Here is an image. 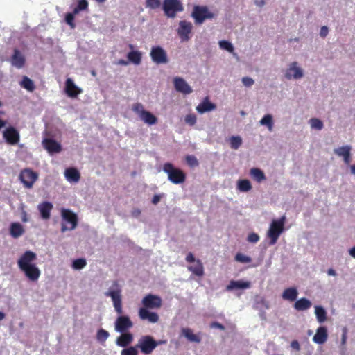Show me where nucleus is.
<instances>
[{"mask_svg":"<svg viewBox=\"0 0 355 355\" xmlns=\"http://www.w3.org/2000/svg\"><path fill=\"white\" fill-rule=\"evenodd\" d=\"M37 259V254L31 250L26 251L18 259L17 265L19 270L24 272L28 280L35 282L38 280L41 272L34 263Z\"/></svg>","mask_w":355,"mask_h":355,"instance_id":"obj_1","label":"nucleus"},{"mask_svg":"<svg viewBox=\"0 0 355 355\" xmlns=\"http://www.w3.org/2000/svg\"><path fill=\"white\" fill-rule=\"evenodd\" d=\"M286 216L284 215L277 220H273L270 225L269 230L267 232V236L270 239L269 244L275 245L284 230V225L286 223Z\"/></svg>","mask_w":355,"mask_h":355,"instance_id":"obj_2","label":"nucleus"},{"mask_svg":"<svg viewBox=\"0 0 355 355\" xmlns=\"http://www.w3.org/2000/svg\"><path fill=\"white\" fill-rule=\"evenodd\" d=\"M163 171L167 173L168 179L173 184H182L186 180V174L184 171L175 168L171 163H165L163 166Z\"/></svg>","mask_w":355,"mask_h":355,"instance_id":"obj_3","label":"nucleus"},{"mask_svg":"<svg viewBox=\"0 0 355 355\" xmlns=\"http://www.w3.org/2000/svg\"><path fill=\"white\" fill-rule=\"evenodd\" d=\"M106 295L112 298L116 312L119 315L122 314L121 288L117 281L113 282L112 286L106 293Z\"/></svg>","mask_w":355,"mask_h":355,"instance_id":"obj_4","label":"nucleus"},{"mask_svg":"<svg viewBox=\"0 0 355 355\" xmlns=\"http://www.w3.org/2000/svg\"><path fill=\"white\" fill-rule=\"evenodd\" d=\"M61 216L63 220L61 227L62 232L76 229L78 225V216L75 213L70 209H62Z\"/></svg>","mask_w":355,"mask_h":355,"instance_id":"obj_5","label":"nucleus"},{"mask_svg":"<svg viewBox=\"0 0 355 355\" xmlns=\"http://www.w3.org/2000/svg\"><path fill=\"white\" fill-rule=\"evenodd\" d=\"M132 110L139 116L141 120L149 125H154L157 122V118L149 111L145 110L141 103L133 104Z\"/></svg>","mask_w":355,"mask_h":355,"instance_id":"obj_6","label":"nucleus"},{"mask_svg":"<svg viewBox=\"0 0 355 355\" xmlns=\"http://www.w3.org/2000/svg\"><path fill=\"white\" fill-rule=\"evenodd\" d=\"M191 17L194 19L196 24H202L206 19L214 17V14L210 12L205 6H195Z\"/></svg>","mask_w":355,"mask_h":355,"instance_id":"obj_7","label":"nucleus"},{"mask_svg":"<svg viewBox=\"0 0 355 355\" xmlns=\"http://www.w3.org/2000/svg\"><path fill=\"white\" fill-rule=\"evenodd\" d=\"M166 341L159 340L156 341L152 336H142L138 343V347L140 348L141 352L144 354H150L155 349L157 346L162 343H165Z\"/></svg>","mask_w":355,"mask_h":355,"instance_id":"obj_8","label":"nucleus"},{"mask_svg":"<svg viewBox=\"0 0 355 355\" xmlns=\"http://www.w3.org/2000/svg\"><path fill=\"white\" fill-rule=\"evenodd\" d=\"M19 178L24 187L31 189L38 179V174L31 168H24L21 171Z\"/></svg>","mask_w":355,"mask_h":355,"instance_id":"obj_9","label":"nucleus"},{"mask_svg":"<svg viewBox=\"0 0 355 355\" xmlns=\"http://www.w3.org/2000/svg\"><path fill=\"white\" fill-rule=\"evenodd\" d=\"M150 55L153 62L157 64H166L168 62L166 51L159 46H153L150 50Z\"/></svg>","mask_w":355,"mask_h":355,"instance_id":"obj_10","label":"nucleus"},{"mask_svg":"<svg viewBox=\"0 0 355 355\" xmlns=\"http://www.w3.org/2000/svg\"><path fill=\"white\" fill-rule=\"evenodd\" d=\"M163 9L168 17H174L177 12L183 10V7L178 0H164Z\"/></svg>","mask_w":355,"mask_h":355,"instance_id":"obj_11","label":"nucleus"},{"mask_svg":"<svg viewBox=\"0 0 355 355\" xmlns=\"http://www.w3.org/2000/svg\"><path fill=\"white\" fill-rule=\"evenodd\" d=\"M143 308L148 309H159L162 304V298L155 295L148 294L142 299Z\"/></svg>","mask_w":355,"mask_h":355,"instance_id":"obj_12","label":"nucleus"},{"mask_svg":"<svg viewBox=\"0 0 355 355\" xmlns=\"http://www.w3.org/2000/svg\"><path fill=\"white\" fill-rule=\"evenodd\" d=\"M3 137L8 144L16 145L19 141L20 136L17 129L10 126L3 132Z\"/></svg>","mask_w":355,"mask_h":355,"instance_id":"obj_13","label":"nucleus"},{"mask_svg":"<svg viewBox=\"0 0 355 355\" xmlns=\"http://www.w3.org/2000/svg\"><path fill=\"white\" fill-rule=\"evenodd\" d=\"M132 322L127 315L119 316L116 318L114 324L115 330L121 333L125 332L128 329L132 328Z\"/></svg>","mask_w":355,"mask_h":355,"instance_id":"obj_14","label":"nucleus"},{"mask_svg":"<svg viewBox=\"0 0 355 355\" xmlns=\"http://www.w3.org/2000/svg\"><path fill=\"white\" fill-rule=\"evenodd\" d=\"M192 30V24L186 21H180L179 23V28L178 33L180 38L183 41H187L189 39V35Z\"/></svg>","mask_w":355,"mask_h":355,"instance_id":"obj_15","label":"nucleus"},{"mask_svg":"<svg viewBox=\"0 0 355 355\" xmlns=\"http://www.w3.org/2000/svg\"><path fill=\"white\" fill-rule=\"evenodd\" d=\"M296 62H292L288 68L285 77L290 80L291 78L299 79L303 76V71L302 69L298 67Z\"/></svg>","mask_w":355,"mask_h":355,"instance_id":"obj_16","label":"nucleus"},{"mask_svg":"<svg viewBox=\"0 0 355 355\" xmlns=\"http://www.w3.org/2000/svg\"><path fill=\"white\" fill-rule=\"evenodd\" d=\"M44 148L51 154L60 153L62 150L61 145L55 140L46 138L42 141Z\"/></svg>","mask_w":355,"mask_h":355,"instance_id":"obj_17","label":"nucleus"},{"mask_svg":"<svg viewBox=\"0 0 355 355\" xmlns=\"http://www.w3.org/2000/svg\"><path fill=\"white\" fill-rule=\"evenodd\" d=\"M138 315L141 320H148L151 323H156L159 320V315L157 313L150 312L145 308L139 309Z\"/></svg>","mask_w":355,"mask_h":355,"instance_id":"obj_18","label":"nucleus"},{"mask_svg":"<svg viewBox=\"0 0 355 355\" xmlns=\"http://www.w3.org/2000/svg\"><path fill=\"white\" fill-rule=\"evenodd\" d=\"M65 92L68 96L76 98L82 93V89L75 85L71 78H67L65 83Z\"/></svg>","mask_w":355,"mask_h":355,"instance_id":"obj_19","label":"nucleus"},{"mask_svg":"<svg viewBox=\"0 0 355 355\" xmlns=\"http://www.w3.org/2000/svg\"><path fill=\"white\" fill-rule=\"evenodd\" d=\"M173 83L175 89L179 92H181L184 94H189L193 91L191 87L182 78H175Z\"/></svg>","mask_w":355,"mask_h":355,"instance_id":"obj_20","label":"nucleus"},{"mask_svg":"<svg viewBox=\"0 0 355 355\" xmlns=\"http://www.w3.org/2000/svg\"><path fill=\"white\" fill-rule=\"evenodd\" d=\"M351 146L346 145L335 149L334 153L338 156L343 157L344 162L348 165L351 162Z\"/></svg>","mask_w":355,"mask_h":355,"instance_id":"obj_21","label":"nucleus"},{"mask_svg":"<svg viewBox=\"0 0 355 355\" xmlns=\"http://www.w3.org/2000/svg\"><path fill=\"white\" fill-rule=\"evenodd\" d=\"M37 208L43 219L48 220L50 218L51 211L53 209L51 202H43L38 205Z\"/></svg>","mask_w":355,"mask_h":355,"instance_id":"obj_22","label":"nucleus"},{"mask_svg":"<svg viewBox=\"0 0 355 355\" xmlns=\"http://www.w3.org/2000/svg\"><path fill=\"white\" fill-rule=\"evenodd\" d=\"M216 108V105L209 101V98L206 97L202 103L197 107L196 110L200 114H203L207 112H210Z\"/></svg>","mask_w":355,"mask_h":355,"instance_id":"obj_23","label":"nucleus"},{"mask_svg":"<svg viewBox=\"0 0 355 355\" xmlns=\"http://www.w3.org/2000/svg\"><path fill=\"white\" fill-rule=\"evenodd\" d=\"M12 64L18 69L22 68L25 64V58L21 52L15 49L11 58Z\"/></svg>","mask_w":355,"mask_h":355,"instance_id":"obj_24","label":"nucleus"},{"mask_svg":"<svg viewBox=\"0 0 355 355\" xmlns=\"http://www.w3.org/2000/svg\"><path fill=\"white\" fill-rule=\"evenodd\" d=\"M327 339V330L324 327H320L313 338V342L317 344H323Z\"/></svg>","mask_w":355,"mask_h":355,"instance_id":"obj_25","label":"nucleus"},{"mask_svg":"<svg viewBox=\"0 0 355 355\" xmlns=\"http://www.w3.org/2000/svg\"><path fill=\"white\" fill-rule=\"evenodd\" d=\"M250 287V282L243 280H231L229 284L227 286V291H232L233 289H245Z\"/></svg>","mask_w":355,"mask_h":355,"instance_id":"obj_26","label":"nucleus"},{"mask_svg":"<svg viewBox=\"0 0 355 355\" xmlns=\"http://www.w3.org/2000/svg\"><path fill=\"white\" fill-rule=\"evenodd\" d=\"M312 306L311 302L306 297H302L297 300L293 305L294 309L298 311H302L309 309Z\"/></svg>","mask_w":355,"mask_h":355,"instance_id":"obj_27","label":"nucleus"},{"mask_svg":"<svg viewBox=\"0 0 355 355\" xmlns=\"http://www.w3.org/2000/svg\"><path fill=\"white\" fill-rule=\"evenodd\" d=\"M182 335H183L189 341L192 343H200L201 337L199 334H195L190 328H182L181 329Z\"/></svg>","mask_w":355,"mask_h":355,"instance_id":"obj_28","label":"nucleus"},{"mask_svg":"<svg viewBox=\"0 0 355 355\" xmlns=\"http://www.w3.org/2000/svg\"><path fill=\"white\" fill-rule=\"evenodd\" d=\"M298 295V291L295 287H290L286 288L282 294V297L284 300H288L290 302H294L297 300Z\"/></svg>","mask_w":355,"mask_h":355,"instance_id":"obj_29","label":"nucleus"},{"mask_svg":"<svg viewBox=\"0 0 355 355\" xmlns=\"http://www.w3.org/2000/svg\"><path fill=\"white\" fill-rule=\"evenodd\" d=\"M64 175L67 180L71 182H78L80 179V174L75 168H67L64 172Z\"/></svg>","mask_w":355,"mask_h":355,"instance_id":"obj_30","label":"nucleus"},{"mask_svg":"<svg viewBox=\"0 0 355 355\" xmlns=\"http://www.w3.org/2000/svg\"><path fill=\"white\" fill-rule=\"evenodd\" d=\"M133 340V336L130 333H123L117 338L116 343L117 345L125 347Z\"/></svg>","mask_w":355,"mask_h":355,"instance_id":"obj_31","label":"nucleus"},{"mask_svg":"<svg viewBox=\"0 0 355 355\" xmlns=\"http://www.w3.org/2000/svg\"><path fill=\"white\" fill-rule=\"evenodd\" d=\"M24 233V229L19 223H12L10 226V234L13 238H19Z\"/></svg>","mask_w":355,"mask_h":355,"instance_id":"obj_32","label":"nucleus"},{"mask_svg":"<svg viewBox=\"0 0 355 355\" xmlns=\"http://www.w3.org/2000/svg\"><path fill=\"white\" fill-rule=\"evenodd\" d=\"M193 266H190L188 267V270L191 271L193 274L198 277H202L205 274L204 267L200 260L197 259V261L193 263Z\"/></svg>","mask_w":355,"mask_h":355,"instance_id":"obj_33","label":"nucleus"},{"mask_svg":"<svg viewBox=\"0 0 355 355\" xmlns=\"http://www.w3.org/2000/svg\"><path fill=\"white\" fill-rule=\"evenodd\" d=\"M129 62L138 65L141 62V53L139 51H132L127 55Z\"/></svg>","mask_w":355,"mask_h":355,"instance_id":"obj_34","label":"nucleus"},{"mask_svg":"<svg viewBox=\"0 0 355 355\" xmlns=\"http://www.w3.org/2000/svg\"><path fill=\"white\" fill-rule=\"evenodd\" d=\"M315 313L318 322L323 323L327 320V312L321 306H315Z\"/></svg>","mask_w":355,"mask_h":355,"instance_id":"obj_35","label":"nucleus"},{"mask_svg":"<svg viewBox=\"0 0 355 355\" xmlns=\"http://www.w3.org/2000/svg\"><path fill=\"white\" fill-rule=\"evenodd\" d=\"M250 174L258 182H261L266 178L264 173L257 168H251Z\"/></svg>","mask_w":355,"mask_h":355,"instance_id":"obj_36","label":"nucleus"},{"mask_svg":"<svg viewBox=\"0 0 355 355\" xmlns=\"http://www.w3.org/2000/svg\"><path fill=\"white\" fill-rule=\"evenodd\" d=\"M237 187L242 192H248L252 189V184L248 180H239L237 182Z\"/></svg>","mask_w":355,"mask_h":355,"instance_id":"obj_37","label":"nucleus"},{"mask_svg":"<svg viewBox=\"0 0 355 355\" xmlns=\"http://www.w3.org/2000/svg\"><path fill=\"white\" fill-rule=\"evenodd\" d=\"M21 86L29 92L35 89L33 81L27 76H24L21 82Z\"/></svg>","mask_w":355,"mask_h":355,"instance_id":"obj_38","label":"nucleus"},{"mask_svg":"<svg viewBox=\"0 0 355 355\" xmlns=\"http://www.w3.org/2000/svg\"><path fill=\"white\" fill-rule=\"evenodd\" d=\"M230 147L232 149H238L242 144V139L239 136H232L230 138Z\"/></svg>","mask_w":355,"mask_h":355,"instance_id":"obj_39","label":"nucleus"},{"mask_svg":"<svg viewBox=\"0 0 355 355\" xmlns=\"http://www.w3.org/2000/svg\"><path fill=\"white\" fill-rule=\"evenodd\" d=\"M260 124L266 125L271 130L273 125L272 116L270 114H266L260 121Z\"/></svg>","mask_w":355,"mask_h":355,"instance_id":"obj_40","label":"nucleus"},{"mask_svg":"<svg viewBox=\"0 0 355 355\" xmlns=\"http://www.w3.org/2000/svg\"><path fill=\"white\" fill-rule=\"evenodd\" d=\"M87 265L86 259L84 258H80L75 259L72 263V268L74 270H81L84 268Z\"/></svg>","mask_w":355,"mask_h":355,"instance_id":"obj_41","label":"nucleus"},{"mask_svg":"<svg viewBox=\"0 0 355 355\" xmlns=\"http://www.w3.org/2000/svg\"><path fill=\"white\" fill-rule=\"evenodd\" d=\"M110 334L107 331L100 329L96 334V338L100 343H104L109 337Z\"/></svg>","mask_w":355,"mask_h":355,"instance_id":"obj_42","label":"nucleus"},{"mask_svg":"<svg viewBox=\"0 0 355 355\" xmlns=\"http://www.w3.org/2000/svg\"><path fill=\"white\" fill-rule=\"evenodd\" d=\"M234 259L236 261L242 263H248L252 261V259L250 257L246 256L240 252H238L236 254Z\"/></svg>","mask_w":355,"mask_h":355,"instance_id":"obj_43","label":"nucleus"},{"mask_svg":"<svg viewBox=\"0 0 355 355\" xmlns=\"http://www.w3.org/2000/svg\"><path fill=\"white\" fill-rule=\"evenodd\" d=\"M311 128L320 130L323 128V123L318 119L312 118L309 120Z\"/></svg>","mask_w":355,"mask_h":355,"instance_id":"obj_44","label":"nucleus"},{"mask_svg":"<svg viewBox=\"0 0 355 355\" xmlns=\"http://www.w3.org/2000/svg\"><path fill=\"white\" fill-rule=\"evenodd\" d=\"M88 7L87 0H79L77 6L73 9L74 13L78 14L80 11L86 10Z\"/></svg>","mask_w":355,"mask_h":355,"instance_id":"obj_45","label":"nucleus"},{"mask_svg":"<svg viewBox=\"0 0 355 355\" xmlns=\"http://www.w3.org/2000/svg\"><path fill=\"white\" fill-rule=\"evenodd\" d=\"M219 46L221 49L227 51L230 53H233L234 47L232 44L226 40H221L219 42Z\"/></svg>","mask_w":355,"mask_h":355,"instance_id":"obj_46","label":"nucleus"},{"mask_svg":"<svg viewBox=\"0 0 355 355\" xmlns=\"http://www.w3.org/2000/svg\"><path fill=\"white\" fill-rule=\"evenodd\" d=\"M74 11L73 12H69L65 16V21L67 24H69L71 28H75V24H74V16H75Z\"/></svg>","mask_w":355,"mask_h":355,"instance_id":"obj_47","label":"nucleus"},{"mask_svg":"<svg viewBox=\"0 0 355 355\" xmlns=\"http://www.w3.org/2000/svg\"><path fill=\"white\" fill-rule=\"evenodd\" d=\"M197 121V117L194 114H189L186 115L184 118V121L187 124L193 126L196 124Z\"/></svg>","mask_w":355,"mask_h":355,"instance_id":"obj_48","label":"nucleus"},{"mask_svg":"<svg viewBox=\"0 0 355 355\" xmlns=\"http://www.w3.org/2000/svg\"><path fill=\"white\" fill-rule=\"evenodd\" d=\"M121 355H138V352L135 347H129L121 351Z\"/></svg>","mask_w":355,"mask_h":355,"instance_id":"obj_49","label":"nucleus"},{"mask_svg":"<svg viewBox=\"0 0 355 355\" xmlns=\"http://www.w3.org/2000/svg\"><path fill=\"white\" fill-rule=\"evenodd\" d=\"M159 0H146V6L152 9L157 8L160 6Z\"/></svg>","mask_w":355,"mask_h":355,"instance_id":"obj_50","label":"nucleus"},{"mask_svg":"<svg viewBox=\"0 0 355 355\" xmlns=\"http://www.w3.org/2000/svg\"><path fill=\"white\" fill-rule=\"evenodd\" d=\"M186 162L190 166H196L198 165V159L193 155H187L186 157Z\"/></svg>","mask_w":355,"mask_h":355,"instance_id":"obj_51","label":"nucleus"},{"mask_svg":"<svg viewBox=\"0 0 355 355\" xmlns=\"http://www.w3.org/2000/svg\"><path fill=\"white\" fill-rule=\"evenodd\" d=\"M247 240L250 243H255L259 241V236L257 233L252 232L248 234Z\"/></svg>","mask_w":355,"mask_h":355,"instance_id":"obj_52","label":"nucleus"},{"mask_svg":"<svg viewBox=\"0 0 355 355\" xmlns=\"http://www.w3.org/2000/svg\"><path fill=\"white\" fill-rule=\"evenodd\" d=\"M242 83L246 87H251L254 83V81L250 77H243L242 78Z\"/></svg>","mask_w":355,"mask_h":355,"instance_id":"obj_53","label":"nucleus"},{"mask_svg":"<svg viewBox=\"0 0 355 355\" xmlns=\"http://www.w3.org/2000/svg\"><path fill=\"white\" fill-rule=\"evenodd\" d=\"M347 335V328L345 327L342 329L341 343L343 345H344L346 343Z\"/></svg>","mask_w":355,"mask_h":355,"instance_id":"obj_54","label":"nucleus"},{"mask_svg":"<svg viewBox=\"0 0 355 355\" xmlns=\"http://www.w3.org/2000/svg\"><path fill=\"white\" fill-rule=\"evenodd\" d=\"M210 327L211 328L219 329L223 330V331L225 330V327L222 324H220V323H219L218 322H211L210 324Z\"/></svg>","mask_w":355,"mask_h":355,"instance_id":"obj_55","label":"nucleus"},{"mask_svg":"<svg viewBox=\"0 0 355 355\" xmlns=\"http://www.w3.org/2000/svg\"><path fill=\"white\" fill-rule=\"evenodd\" d=\"M185 259L188 263H195L197 261L191 252L188 253Z\"/></svg>","mask_w":355,"mask_h":355,"instance_id":"obj_56","label":"nucleus"},{"mask_svg":"<svg viewBox=\"0 0 355 355\" xmlns=\"http://www.w3.org/2000/svg\"><path fill=\"white\" fill-rule=\"evenodd\" d=\"M291 347L295 350L299 352L300 350V345L297 340H295L291 343Z\"/></svg>","mask_w":355,"mask_h":355,"instance_id":"obj_57","label":"nucleus"},{"mask_svg":"<svg viewBox=\"0 0 355 355\" xmlns=\"http://www.w3.org/2000/svg\"><path fill=\"white\" fill-rule=\"evenodd\" d=\"M329 29L327 26H322L320 29V35L321 37H324L327 35Z\"/></svg>","mask_w":355,"mask_h":355,"instance_id":"obj_58","label":"nucleus"},{"mask_svg":"<svg viewBox=\"0 0 355 355\" xmlns=\"http://www.w3.org/2000/svg\"><path fill=\"white\" fill-rule=\"evenodd\" d=\"M128 64H129V62L127 60H125L123 59H119L116 62H115V64H116V65L126 66Z\"/></svg>","mask_w":355,"mask_h":355,"instance_id":"obj_59","label":"nucleus"},{"mask_svg":"<svg viewBox=\"0 0 355 355\" xmlns=\"http://www.w3.org/2000/svg\"><path fill=\"white\" fill-rule=\"evenodd\" d=\"M160 200H161V196L156 194L153 197L152 203L153 205H157L160 201Z\"/></svg>","mask_w":355,"mask_h":355,"instance_id":"obj_60","label":"nucleus"},{"mask_svg":"<svg viewBox=\"0 0 355 355\" xmlns=\"http://www.w3.org/2000/svg\"><path fill=\"white\" fill-rule=\"evenodd\" d=\"M141 211L139 209H134L132 211V216L133 217H135V218H137L140 216Z\"/></svg>","mask_w":355,"mask_h":355,"instance_id":"obj_61","label":"nucleus"},{"mask_svg":"<svg viewBox=\"0 0 355 355\" xmlns=\"http://www.w3.org/2000/svg\"><path fill=\"white\" fill-rule=\"evenodd\" d=\"M349 253L350 256L355 259V246L349 249Z\"/></svg>","mask_w":355,"mask_h":355,"instance_id":"obj_62","label":"nucleus"},{"mask_svg":"<svg viewBox=\"0 0 355 355\" xmlns=\"http://www.w3.org/2000/svg\"><path fill=\"white\" fill-rule=\"evenodd\" d=\"M6 122L0 119V130L6 125Z\"/></svg>","mask_w":355,"mask_h":355,"instance_id":"obj_63","label":"nucleus"},{"mask_svg":"<svg viewBox=\"0 0 355 355\" xmlns=\"http://www.w3.org/2000/svg\"><path fill=\"white\" fill-rule=\"evenodd\" d=\"M351 172L355 175V165L351 166Z\"/></svg>","mask_w":355,"mask_h":355,"instance_id":"obj_64","label":"nucleus"}]
</instances>
